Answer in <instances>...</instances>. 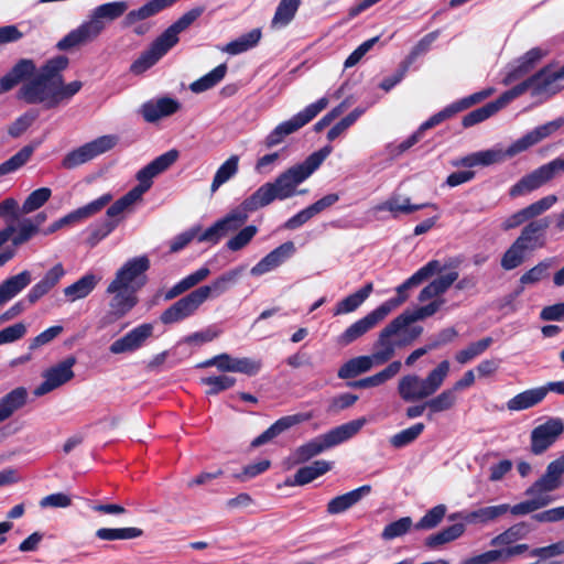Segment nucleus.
Returning a JSON list of instances; mask_svg holds the SVG:
<instances>
[{
	"instance_id": "obj_1",
	"label": "nucleus",
	"mask_w": 564,
	"mask_h": 564,
	"mask_svg": "<svg viewBox=\"0 0 564 564\" xmlns=\"http://www.w3.org/2000/svg\"><path fill=\"white\" fill-rule=\"evenodd\" d=\"M36 65L31 58L19 59L13 67L0 78V95L6 94L23 83L18 98L28 105L42 104L46 109L57 107L56 86L35 75Z\"/></svg>"
},
{
	"instance_id": "obj_2",
	"label": "nucleus",
	"mask_w": 564,
	"mask_h": 564,
	"mask_svg": "<svg viewBox=\"0 0 564 564\" xmlns=\"http://www.w3.org/2000/svg\"><path fill=\"white\" fill-rule=\"evenodd\" d=\"M128 8L129 3L127 1H113L96 7L91 11L89 19L59 40L56 47L59 51H67L93 42L102 33L107 23L122 17Z\"/></svg>"
},
{
	"instance_id": "obj_3",
	"label": "nucleus",
	"mask_w": 564,
	"mask_h": 564,
	"mask_svg": "<svg viewBox=\"0 0 564 564\" xmlns=\"http://www.w3.org/2000/svg\"><path fill=\"white\" fill-rule=\"evenodd\" d=\"M311 175L306 167L299 163L282 172L273 182L261 185L253 194L262 207H265L275 199L284 200L296 194H305L306 189L297 191L296 187Z\"/></svg>"
},
{
	"instance_id": "obj_4",
	"label": "nucleus",
	"mask_w": 564,
	"mask_h": 564,
	"mask_svg": "<svg viewBox=\"0 0 564 564\" xmlns=\"http://www.w3.org/2000/svg\"><path fill=\"white\" fill-rule=\"evenodd\" d=\"M366 424V419L350 421L299 446L292 454L294 464H303L356 435Z\"/></svg>"
},
{
	"instance_id": "obj_5",
	"label": "nucleus",
	"mask_w": 564,
	"mask_h": 564,
	"mask_svg": "<svg viewBox=\"0 0 564 564\" xmlns=\"http://www.w3.org/2000/svg\"><path fill=\"white\" fill-rule=\"evenodd\" d=\"M448 360L441 361L425 378L406 375L398 383V392L405 402H415L433 395L445 381L449 372Z\"/></svg>"
},
{
	"instance_id": "obj_6",
	"label": "nucleus",
	"mask_w": 564,
	"mask_h": 564,
	"mask_svg": "<svg viewBox=\"0 0 564 564\" xmlns=\"http://www.w3.org/2000/svg\"><path fill=\"white\" fill-rule=\"evenodd\" d=\"M561 172H564V158L554 159L522 176L510 187L509 195L512 198L528 195L541 188Z\"/></svg>"
},
{
	"instance_id": "obj_7",
	"label": "nucleus",
	"mask_w": 564,
	"mask_h": 564,
	"mask_svg": "<svg viewBox=\"0 0 564 564\" xmlns=\"http://www.w3.org/2000/svg\"><path fill=\"white\" fill-rule=\"evenodd\" d=\"M405 326L397 316L380 330L373 344V352L370 355L377 366L384 365L391 360L395 355V350L404 347V343H401L399 338Z\"/></svg>"
},
{
	"instance_id": "obj_8",
	"label": "nucleus",
	"mask_w": 564,
	"mask_h": 564,
	"mask_svg": "<svg viewBox=\"0 0 564 564\" xmlns=\"http://www.w3.org/2000/svg\"><path fill=\"white\" fill-rule=\"evenodd\" d=\"M47 215L41 212L33 217H24L19 221V228L12 226L4 227L0 230V248L9 240L12 247L19 248L28 243L37 234L42 232L41 226L46 221Z\"/></svg>"
},
{
	"instance_id": "obj_9",
	"label": "nucleus",
	"mask_w": 564,
	"mask_h": 564,
	"mask_svg": "<svg viewBox=\"0 0 564 564\" xmlns=\"http://www.w3.org/2000/svg\"><path fill=\"white\" fill-rule=\"evenodd\" d=\"M150 268L147 256L135 257L127 261L116 273V278L109 283V291L119 288H135V292L145 284L144 273Z\"/></svg>"
},
{
	"instance_id": "obj_10",
	"label": "nucleus",
	"mask_w": 564,
	"mask_h": 564,
	"mask_svg": "<svg viewBox=\"0 0 564 564\" xmlns=\"http://www.w3.org/2000/svg\"><path fill=\"white\" fill-rule=\"evenodd\" d=\"M178 151L172 149L155 158L137 173L139 184L131 191L141 198L152 186V180L173 165L178 159Z\"/></svg>"
},
{
	"instance_id": "obj_11",
	"label": "nucleus",
	"mask_w": 564,
	"mask_h": 564,
	"mask_svg": "<svg viewBox=\"0 0 564 564\" xmlns=\"http://www.w3.org/2000/svg\"><path fill=\"white\" fill-rule=\"evenodd\" d=\"M564 422L560 417H550L535 426L530 434V451L534 455L545 453L563 434Z\"/></svg>"
},
{
	"instance_id": "obj_12",
	"label": "nucleus",
	"mask_w": 564,
	"mask_h": 564,
	"mask_svg": "<svg viewBox=\"0 0 564 564\" xmlns=\"http://www.w3.org/2000/svg\"><path fill=\"white\" fill-rule=\"evenodd\" d=\"M75 364L76 358L69 356L57 365L46 369L42 375L44 380L35 388L34 394L42 397L72 380L75 376L73 371Z\"/></svg>"
},
{
	"instance_id": "obj_13",
	"label": "nucleus",
	"mask_w": 564,
	"mask_h": 564,
	"mask_svg": "<svg viewBox=\"0 0 564 564\" xmlns=\"http://www.w3.org/2000/svg\"><path fill=\"white\" fill-rule=\"evenodd\" d=\"M107 293L111 294V299L109 301V310L101 318L102 325L112 324L122 317H124L138 303V297L135 295V288H119L116 291H109V286L107 288Z\"/></svg>"
},
{
	"instance_id": "obj_14",
	"label": "nucleus",
	"mask_w": 564,
	"mask_h": 564,
	"mask_svg": "<svg viewBox=\"0 0 564 564\" xmlns=\"http://www.w3.org/2000/svg\"><path fill=\"white\" fill-rule=\"evenodd\" d=\"M440 267L437 262L429 261L425 265L419 269L413 275H411L408 280H405L402 284H400L397 288V297L383 302L378 307L383 308L384 315L387 316L393 308L398 307L408 300V290L420 285L424 281L430 279L432 275L436 274V271Z\"/></svg>"
},
{
	"instance_id": "obj_15",
	"label": "nucleus",
	"mask_w": 564,
	"mask_h": 564,
	"mask_svg": "<svg viewBox=\"0 0 564 564\" xmlns=\"http://www.w3.org/2000/svg\"><path fill=\"white\" fill-rule=\"evenodd\" d=\"M111 200H112V195L110 193H106V194L101 195L100 197H98L97 199L88 203L87 205L79 207L76 210H74V212L67 214L66 216L59 218L58 220L54 221L47 228H45L42 231V234L44 236H48L69 224L89 218V217L98 214Z\"/></svg>"
},
{
	"instance_id": "obj_16",
	"label": "nucleus",
	"mask_w": 564,
	"mask_h": 564,
	"mask_svg": "<svg viewBox=\"0 0 564 564\" xmlns=\"http://www.w3.org/2000/svg\"><path fill=\"white\" fill-rule=\"evenodd\" d=\"M550 217H543L529 221L521 230L519 237L514 240L527 252H533L536 249L546 246V230L550 227Z\"/></svg>"
},
{
	"instance_id": "obj_17",
	"label": "nucleus",
	"mask_w": 564,
	"mask_h": 564,
	"mask_svg": "<svg viewBox=\"0 0 564 564\" xmlns=\"http://www.w3.org/2000/svg\"><path fill=\"white\" fill-rule=\"evenodd\" d=\"M202 304L200 295L194 290L163 311L160 321L164 325L178 323L192 316Z\"/></svg>"
},
{
	"instance_id": "obj_18",
	"label": "nucleus",
	"mask_w": 564,
	"mask_h": 564,
	"mask_svg": "<svg viewBox=\"0 0 564 564\" xmlns=\"http://www.w3.org/2000/svg\"><path fill=\"white\" fill-rule=\"evenodd\" d=\"M564 126V117L556 118L555 120L549 121L544 124H541L533 130L525 133L522 138L518 139L508 148L509 155H516L521 153L529 148L538 144L545 138L552 135L556 132L561 127Z\"/></svg>"
},
{
	"instance_id": "obj_19",
	"label": "nucleus",
	"mask_w": 564,
	"mask_h": 564,
	"mask_svg": "<svg viewBox=\"0 0 564 564\" xmlns=\"http://www.w3.org/2000/svg\"><path fill=\"white\" fill-rule=\"evenodd\" d=\"M563 474L564 467L558 459L551 462L547 465L544 475L525 490V495L530 497H547L545 494L554 491L561 487V477Z\"/></svg>"
},
{
	"instance_id": "obj_20",
	"label": "nucleus",
	"mask_w": 564,
	"mask_h": 564,
	"mask_svg": "<svg viewBox=\"0 0 564 564\" xmlns=\"http://www.w3.org/2000/svg\"><path fill=\"white\" fill-rule=\"evenodd\" d=\"M263 208L256 195L252 193L245 198L240 205L231 209L224 218L219 219L224 231L230 232L241 228L249 218V214Z\"/></svg>"
},
{
	"instance_id": "obj_21",
	"label": "nucleus",
	"mask_w": 564,
	"mask_h": 564,
	"mask_svg": "<svg viewBox=\"0 0 564 564\" xmlns=\"http://www.w3.org/2000/svg\"><path fill=\"white\" fill-rule=\"evenodd\" d=\"M545 55L546 51L540 47L529 50L525 54L517 58L512 65H510L509 70L502 79V84L505 86H509L513 82L524 77L535 68Z\"/></svg>"
},
{
	"instance_id": "obj_22",
	"label": "nucleus",
	"mask_w": 564,
	"mask_h": 564,
	"mask_svg": "<svg viewBox=\"0 0 564 564\" xmlns=\"http://www.w3.org/2000/svg\"><path fill=\"white\" fill-rule=\"evenodd\" d=\"M153 334V325L144 323L127 333L123 337L115 340L109 350L111 354L119 355L139 349L148 338Z\"/></svg>"
},
{
	"instance_id": "obj_23",
	"label": "nucleus",
	"mask_w": 564,
	"mask_h": 564,
	"mask_svg": "<svg viewBox=\"0 0 564 564\" xmlns=\"http://www.w3.org/2000/svg\"><path fill=\"white\" fill-rule=\"evenodd\" d=\"M295 250L293 241H286L280 245L251 268V275L259 276L276 269L291 258Z\"/></svg>"
},
{
	"instance_id": "obj_24",
	"label": "nucleus",
	"mask_w": 564,
	"mask_h": 564,
	"mask_svg": "<svg viewBox=\"0 0 564 564\" xmlns=\"http://www.w3.org/2000/svg\"><path fill=\"white\" fill-rule=\"evenodd\" d=\"M181 108L176 99L161 97L155 100L144 102L140 108V113L149 123H154L164 117L172 116Z\"/></svg>"
},
{
	"instance_id": "obj_25",
	"label": "nucleus",
	"mask_w": 564,
	"mask_h": 564,
	"mask_svg": "<svg viewBox=\"0 0 564 564\" xmlns=\"http://www.w3.org/2000/svg\"><path fill=\"white\" fill-rule=\"evenodd\" d=\"M387 316L384 310L377 307L365 317L351 324L340 336V344L348 345L365 335Z\"/></svg>"
},
{
	"instance_id": "obj_26",
	"label": "nucleus",
	"mask_w": 564,
	"mask_h": 564,
	"mask_svg": "<svg viewBox=\"0 0 564 564\" xmlns=\"http://www.w3.org/2000/svg\"><path fill=\"white\" fill-rule=\"evenodd\" d=\"M509 509L510 505L508 503L481 507L474 511L451 514L449 520L459 518L469 524H487L505 516Z\"/></svg>"
},
{
	"instance_id": "obj_27",
	"label": "nucleus",
	"mask_w": 564,
	"mask_h": 564,
	"mask_svg": "<svg viewBox=\"0 0 564 564\" xmlns=\"http://www.w3.org/2000/svg\"><path fill=\"white\" fill-rule=\"evenodd\" d=\"M328 106V99L323 97L316 102H313L305 107L304 110L293 116L290 120L283 121L279 124V128L284 132L285 135L296 132L299 129L307 124L313 120L322 110Z\"/></svg>"
},
{
	"instance_id": "obj_28",
	"label": "nucleus",
	"mask_w": 564,
	"mask_h": 564,
	"mask_svg": "<svg viewBox=\"0 0 564 564\" xmlns=\"http://www.w3.org/2000/svg\"><path fill=\"white\" fill-rule=\"evenodd\" d=\"M308 420V415L305 414H293V415H286L278 421H275L269 429H267L263 433H261L259 436H257L251 442V447H260L271 441H273L275 437H278L283 432L288 431L289 429Z\"/></svg>"
},
{
	"instance_id": "obj_29",
	"label": "nucleus",
	"mask_w": 564,
	"mask_h": 564,
	"mask_svg": "<svg viewBox=\"0 0 564 564\" xmlns=\"http://www.w3.org/2000/svg\"><path fill=\"white\" fill-rule=\"evenodd\" d=\"M172 47L161 36L156 37L151 46L131 64L130 72L140 75L152 67Z\"/></svg>"
},
{
	"instance_id": "obj_30",
	"label": "nucleus",
	"mask_w": 564,
	"mask_h": 564,
	"mask_svg": "<svg viewBox=\"0 0 564 564\" xmlns=\"http://www.w3.org/2000/svg\"><path fill=\"white\" fill-rule=\"evenodd\" d=\"M65 275V270L62 263H56L51 268L45 275L34 284L26 295L30 304L36 303L41 297L46 295L53 288L57 285L59 280Z\"/></svg>"
},
{
	"instance_id": "obj_31",
	"label": "nucleus",
	"mask_w": 564,
	"mask_h": 564,
	"mask_svg": "<svg viewBox=\"0 0 564 564\" xmlns=\"http://www.w3.org/2000/svg\"><path fill=\"white\" fill-rule=\"evenodd\" d=\"M177 0H151L139 9L129 11L122 20L123 28H131L138 22L144 21L165 8L171 7Z\"/></svg>"
},
{
	"instance_id": "obj_32",
	"label": "nucleus",
	"mask_w": 564,
	"mask_h": 564,
	"mask_svg": "<svg viewBox=\"0 0 564 564\" xmlns=\"http://www.w3.org/2000/svg\"><path fill=\"white\" fill-rule=\"evenodd\" d=\"M371 492L370 485H364L344 495L337 496L328 501L327 512L329 514H338L347 511L349 508L358 503L364 497Z\"/></svg>"
},
{
	"instance_id": "obj_33",
	"label": "nucleus",
	"mask_w": 564,
	"mask_h": 564,
	"mask_svg": "<svg viewBox=\"0 0 564 564\" xmlns=\"http://www.w3.org/2000/svg\"><path fill=\"white\" fill-rule=\"evenodd\" d=\"M32 281V274L29 270L6 279L0 283V306L4 305L20 292H22Z\"/></svg>"
},
{
	"instance_id": "obj_34",
	"label": "nucleus",
	"mask_w": 564,
	"mask_h": 564,
	"mask_svg": "<svg viewBox=\"0 0 564 564\" xmlns=\"http://www.w3.org/2000/svg\"><path fill=\"white\" fill-rule=\"evenodd\" d=\"M203 12L204 9L199 7L191 9L170 25L160 36L166 42L167 46L173 47L178 42V34L197 20Z\"/></svg>"
},
{
	"instance_id": "obj_35",
	"label": "nucleus",
	"mask_w": 564,
	"mask_h": 564,
	"mask_svg": "<svg viewBox=\"0 0 564 564\" xmlns=\"http://www.w3.org/2000/svg\"><path fill=\"white\" fill-rule=\"evenodd\" d=\"M402 364L399 360L390 362L384 369L373 376L362 378L359 380L347 382V386L352 389H367L378 387L395 377L401 370Z\"/></svg>"
},
{
	"instance_id": "obj_36",
	"label": "nucleus",
	"mask_w": 564,
	"mask_h": 564,
	"mask_svg": "<svg viewBox=\"0 0 564 564\" xmlns=\"http://www.w3.org/2000/svg\"><path fill=\"white\" fill-rule=\"evenodd\" d=\"M28 390L24 387H18L3 395L0 399V423L23 408L28 401Z\"/></svg>"
},
{
	"instance_id": "obj_37",
	"label": "nucleus",
	"mask_w": 564,
	"mask_h": 564,
	"mask_svg": "<svg viewBox=\"0 0 564 564\" xmlns=\"http://www.w3.org/2000/svg\"><path fill=\"white\" fill-rule=\"evenodd\" d=\"M427 206H432L429 203L425 204H411L409 197H401L400 195H392L387 200L375 207L376 210L382 212L388 210L392 213L393 217L397 218L399 214H411L413 212L423 209Z\"/></svg>"
},
{
	"instance_id": "obj_38",
	"label": "nucleus",
	"mask_w": 564,
	"mask_h": 564,
	"mask_svg": "<svg viewBox=\"0 0 564 564\" xmlns=\"http://www.w3.org/2000/svg\"><path fill=\"white\" fill-rule=\"evenodd\" d=\"M99 281V276L88 273L83 275L73 284L66 286L63 290V293L69 302H75L87 297L95 290Z\"/></svg>"
},
{
	"instance_id": "obj_39",
	"label": "nucleus",
	"mask_w": 564,
	"mask_h": 564,
	"mask_svg": "<svg viewBox=\"0 0 564 564\" xmlns=\"http://www.w3.org/2000/svg\"><path fill=\"white\" fill-rule=\"evenodd\" d=\"M545 399L544 389L541 387L518 393L507 402V409L512 412L528 410L541 403Z\"/></svg>"
},
{
	"instance_id": "obj_40",
	"label": "nucleus",
	"mask_w": 564,
	"mask_h": 564,
	"mask_svg": "<svg viewBox=\"0 0 564 564\" xmlns=\"http://www.w3.org/2000/svg\"><path fill=\"white\" fill-rule=\"evenodd\" d=\"M458 279V272L457 271H451L444 275H441L436 279H434L432 282H430L426 286H424L417 300L420 302H426L431 299L437 297L442 294H444L452 284L457 281Z\"/></svg>"
},
{
	"instance_id": "obj_41",
	"label": "nucleus",
	"mask_w": 564,
	"mask_h": 564,
	"mask_svg": "<svg viewBox=\"0 0 564 564\" xmlns=\"http://www.w3.org/2000/svg\"><path fill=\"white\" fill-rule=\"evenodd\" d=\"M332 464L326 460H315L311 465L301 467L294 475L292 481H286L288 485L292 486H304L310 484L317 477L326 474L330 470Z\"/></svg>"
},
{
	"instance_id": "obj_42",
	"label": "nucleus",
	"mask_w": 564,
	"mask_h": 564,
	"mask_svg": "<svg viewBox=\"0 0 564 564\" xmlns=\"http://www.w3.org/2000/svg\"><path fill=\"white\" fill-rule=\"evenodd\" d=\"M377 366L371 356H358L347 360L338 369L337 376L340 379H354L362 373L368 372L372 367Z\"/></svg>"
},
{
	"instance_id": "obj_43",
	"label": "nucleus",
	"mask_w": 564,
	"mask_h": 564,
	"mask_svg": "<svg viewBox=\"0 0 564 564\" xmlns=\"http://www.w3.org/2000/svg\"><path fill=\"white\" fill-rule=\"evenodd\" d=\"M68 63V57L64 55L55 56L46 61V63L40 68V72L35 75L48 83H52L54 86H57L62 84V72L67 68Z\"/></svg>"
},
{
	"instance_id": "obj_44",
	"label": "nucleus",
	"mask_w": 564,
	"mask_h": 564,
	"mask_svg": "<svg viewBox=\"0 0 564 564\" xmlns=\"http://www.w3.org/2000/svg\"><path fill=\"white\" fill-rule=\"evenodd\" d=\"M532 76H538L534 82V96H552L560 90V87L556 85V82L560 80V78L556 77V72H552L551 65L542 67Z\"/></svg>"
},
{
	"instance_id": "obj_45",
	"label": "nucleus",
	"mask_w": 564,
	"mask_h": 564,
	"mask_svg": "<svg viewBox=\"0 0 564 564\" xmlns=\"http://www.w3.org/2000/svg\"><path fill=\"white\" fill-rule=\"evenodd\" d=\"M262 36L261 29H252L248 33L242 34L238 39L229 42L223 47V52H226L230 55H238L243 52H247L250 48H253L258 45Z\"/></svg>"
},
{
	"instance_id": "obj_46",
	"label": "nucleus",
	"mask_w": 564,
	"mask_h": 564,
	"mask_svg": "<svg viewBox=\"0 0 564 564\" xmlns=\"http://www.w3.org/2000/svg\"><path fill=\"white\" fill-rule=\"evenodd\" d=\"M534 528L528 522H519L511 525L509 529L498 534L490 541V545L500 546V545H510L518 540H522L532 532Z\"/></svg>"
},
{
	"instance_id": "obj_47",
	"label": "nucleus",
	"mask_w": 564,
	"mask_h": 564,
	"mask_svg": "<svg viewBox=\"0 0 564 564\" xmlns=\"http://www.w3.org/2000/svg\"><path fill=\"white\" fill-rule=\"evenodd\" d=\"M373 285L371 282L365 284L357 292L346 296L336 305L335 315L347 314L356 311L371 294Z\"/></svg>"
},
{
	"instance_id": "obj_48",
	"label": "nucleus",
	"mask_w": 564,
	"mask_h": 564,
	"mask_svg": "<svg viewBox=\"0 0 564 564\" xmlns=\"http://www.w3.org/2000/svg\"><path fill=\"white\" fill-rule=\"evenodd\" d=\"M445 303L444 299H436L432 301L431 303L420 306L414 311H405L402 314L398 316V318L401 321V323L409 327L412 323L416 321L424 319L426 317H430L434 315Z\"/></svg>"
},
{
	"instance_id": "obj_49",
	"label": "nucleus",
	"mask_w": 564,
	"mask_h": 564,
	"mask_svg": "<svg viewBox=\"0 0 564 564\" xmlns=\"http://www.w3.org/2000/svg\"><path fill=\"white\" fill-rule=\"evenodd\" d=\"M140 199L141 198L130 189L127 194H124L108 207L106 212V220H117L118 226L124 218V213L130 212L132 206Z\"/></svg>"
},
{
	"instance_id": "obj_50",
	"label": "nucleus",
	"mask_w": 564,
	"mask_h": 564,
	"mask_svg": "<svg viewBox=\"0 0 564 564\" xmlns=\"http://www.w3.org/2000/svg\"><path fill=\"white\" fill-rule=\"evenodd\" d=\"M301 0H281L271 21L272 29L286 26L295 17Z\"/></svg>"
},
{
	"instance_id": "obj_51",
	"label": "nucleus",
	"mask_w": 564,
	"mask_h": 564,
	"mask_svg": "<svg viewBox=\"0 0 564 564\" xmlns=\"http://www.w3.org/2000/svg\"><path fill=\"white\" fill-rule=\"evenodd\" d=\"M465 532L464 523H455L425 539V546L436 549L445 543L458 539Z\"/></svg>"
},
{
	"instance_id": "obj_52",
	"label": "nucleus",
	"mask_w": 564,
	"mask_h": 564,
	"mask_svg": "<svg viewBox=\"0 0 564 564\" xmlns=\"http://www.w3.org/2000/svg\"><path fill=\"white\" fill-rule=\"evenodd\" d=\"M227 73L226 64H220L210 70L208 74L204 75L199 79L193 82L189 85V89L195 94L204 93L214 86H216Z\"/></svg>"
},
{
	"instance_id": "obj_53",
	"label": "nucleus",
	"mask_w": 564,
	"mask_h": 564,
	"mask_svg": "<svg viewBox=\"0 0 564 564\" xmlns=\"http://www.w3.org/2000/svg\"><path fill=\"white\" fill-rule=\"evenodd\" d=\"M143 534L139 528H100L95 532L97 539L101 541L131 540Z\"/></svg>"
},
{
	"instance_id": "obj_54",
	"label": "nucleus",
	"mask_w": 564,
	"mask_h": 564,
	"mask_svg": "<svg viewBox=\"0 0 564 564\" xmlns=\"http://www.w3.org/2000/svg\"><path fill=\"white\" fill-rule=\"evenodd\" d=\"M239 156L231 155L225 161L216 171L214 180L212 182L210 191L215 193L223 184L228 182L238 172Z\"/></svg>"
},
{
	"instance_id": "obj_55",
	"label": "nucleus",
	"mask_w": 564,
	"mask_h": 564,
	"mask_svg": "<svg viewBox=\"0 0 564 564\" xmlns=\"http://www.w3.org/2000/svg\"><path fill=\"white\" fill-rule=\"evenodd\" d=\"M555 258L543 259L521 275L520 283L524 286L540 282L549 275V270L555 264Z\"/></svg>"
},
{
	"instance_id": "obj_56",
	"label": "nucleus",
	"mask_w": 564,
	"mask_h": 564,
	"mask_svg": "<svg viewBox=\"0 0 564 564\" xmlns=\"http://www.w3.org/2000/svg\"><path fill=\"white\" fill-rule=\"evenodd\" d=\"M538 76H530L525 80L521 82L520 84L513 86L511 89L502 93L499 98L495 100L496 104H498L499 109H502L506 107L511 100L516 99L517 97L523 95L527 90L531 89L532 96H534V82L536 80Z\"/></svg>"
},
{
	"instance_id": "obj_57",
	"label": "nucleus",
	"mask_w": 564,
	"mask_h": 564,
	"mask_svg": "<svg viewBox=\"0 0 564 564\" xmlns=\"http://www.w3.org/2000/svg\"><path fill=\"white\" fill-rule=\"evenodd\" d=\"M538 76H530L525 80L521 82L520 84L513 86L511 89L502 93L499 98L495 100L496 104H498L499 109H502L506 107L511 100L516 99L517 97L523 95L527 90L531 89L532 96H534V82L536 80Z\"/></svg>"
},
{
	"instance_id": "obj_58",
	"label": "nucleus",
	"mask_w": 564,
	"mask_h": 564,
	"mask_svg": "<svg viewBox=\"0 0 564 564\" xmlns=\"http://www.w3.org/2000/svg\"><path fill=\"white\" fill-rule=\"evenodd\" d=\"M564 554V540H560L555 543H552L546 546L535 547L530 551V556L539 557L536 564H562L561 561H549L552 557L560 556Z\"/></svg>"
},
{
	"instance_id": "obj_59",
	"label": "nucleus",
	"mask_w": 564,
	"mask_h": 564,
	"mask_svg": "<svg viewBox=\"0 0 564 564\" xmlns=\"http://www.w3.org/2000/svg\"><path fill=\"white\" fill-rule=\"evenodd\" d=\"M33 152L34 147H23L13 156L0 164V176H4L22 167L31 159Z\"/></svg>"
},
{
	"instance_id": "obj_60",
	"label": "nucleus",
	"mask_w": 564,
	"mask_h": 564,
	"mask_svg": "<svg viewBox=\"0 0 564 564\" xmlns=\"http://www.w3.org/2000/svg\"><path fill=\"white\" fill-rule=\"evenodd\" d=\"M498 104L490 101L485 106L477 108L466 116L463 117L462 124L464 128H470L477 123H480L499 111Z\"/></svg>"
},
{
	"instance_id": "obj_61",
	"label": "nucleus",
	"mask_w": 564,
	"mask_h": 564,
	"mask_svg": "<svg viewBox=\"0 0 564 564\" xmlns=\"http://www.w3.org/2000/svg\"><path fill=\"white\" fill-rule=\"evenodd\" d=\"M527 258V251L516 241L505 251L501 257L500 265L506 271H511L520 267Z\"/></svg>"
},
{
	"instance_id": "obj_62",
	"label": "nucleus",
	"mask_w": 564,
	"mask_h": 564,
	"mask_svg": "<svg viewBox=\"0 0 564 564\" xmlns=\"http://www.w3.org/2000/svg\"><path fill=\"white\" fill-rule=\"evenodd\" d=\"M21 215L23 214L17 199L9 197L0 203V218L6 221V227L19 228Z\"/></svg>"
},
{
	"instance_id": "obj_63",
	"label": "nucleus",
	"mask_w": 564,
	"mask_h": 564,
	"mask_svg": "<svg viewBox=\"0 0 564 564\" xmlns=\"http://www.w3.org/2000/svg\"><path fill=\"white\" fill-rule=\"evenodd\" d=\"M52 191L48 187H41L33 191L23 202L21 213L31 214L41 208L51 197Z\"/></svg>"
},
{
	"instance_id": "obj_64",
	"label": "nucleus",
	"mask_w": 564,
	"mask_h": 564,
	"mask_svg": "<svg viewBox=\"0 0 564 564\" xmlns=\"http://www.w3.org/2000/svg\"><path fill=\"white\" fill-rule=\"evenodd\" d=\"M492 341L494 340L491 337H485L478 341L469 344L465 349H462L456 354V361L462 365L467 364L475 357L486 351L490 347Z\"/></svg>"
}]
</instances>
